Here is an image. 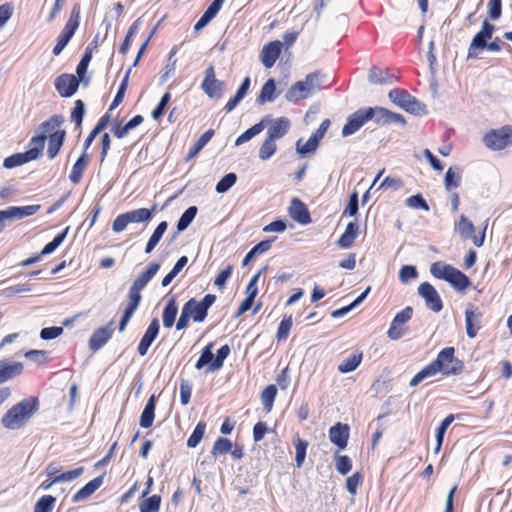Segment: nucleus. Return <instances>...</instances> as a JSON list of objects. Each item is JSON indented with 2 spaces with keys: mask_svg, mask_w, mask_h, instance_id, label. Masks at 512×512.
I'll use <instances>...</instances> for the list:
<instances>
[{
  "mask_svg": "<svg viewBox=\"0 0 512 512\" xmlns=\"http://www.w3.org/2000/svg\"><path fill=\"white\" fill-rule=\"evenodd\" d=\"M418 293L425 300L426 306L430 310L436 313L442 310V300L436 289L430 283H422L418 288Z\"/></svg>",
  "mask_w": 512,
  "mask_h": 512,
  "instance_id": "obj_17",
  "label": "nucleus"
},
{
  "mask_svg": "<svg viewBox=\"0 0 512 512\" xmlns=\"http://www.w3.org/2000/svg\"><path fill=\"white\" fill-rule=\"evenodd\" d=\"M40 209V205H28L23 207H9L0 211V232H2L8 221L22 219L35 214Z\"/></svg>",
  "mask_w": 512,
  "mask_h": 512,
  "instance_id": "obj_14",
  "label": "nucleus"
},
{
  "mask_svg": "<svg viewBox=\"0 0 512 512\" xmlns=\"http://www.w3.org/2000/svg\"><path fill=\"white\" fill-rule=\"evenodd\" d=\"M201 89L209 98H221L225 89V82L218 80L215 75L213 65H210L205 71V77L201 84Z\"/></svg>",
  "mask_w": 512,
  "mask_h": 512,
  "instance_id": "obj_13",
  "label": "nucleus"
},
{
  "mask_svg": "<svg viewBox=\"0 0 512 512\" xmlns=\"http://www.w3.org/2000/svg\"><path fill=\"white\" fill-rule=\"evenodd\" d=\"M368 79L372 84H390L394 81L393 76L388 75L386 71L377 67L371 68Z\"/></svg>",
  "mask_w": 512,
  "mask_h": 512,
  "instance_id": "obj_42",
  "label": "nucleus"
},
{
  "mask_svg": "<svg viewBox=\"0 0 512 512\" xmlns=\"http://www.w3.org/2000/svg\"><path fill=\"white\" fill-rule=\"evenodd\" d=\"M261 121H265L267 128V138L274 141L282 138L290 129V120L286 117L272 119L269 116L264 117Z\"/></svg>",
  "mask_w": 512,
  "mask_h": 512,
  "instance_id": "obj_15",
  "label": "nucleus"
},
{
  "mask_svg": "<svg viewBox=\"0 0 512 512\" xmlns=\"http://www.w3.org/2000/svg\"><path fill=\"white\" fill-rule=\"evenodd\" d=\"M79 86V80L71 74H63L55 80V87L63 97L72 96Z\"/></svg>",
  "mask_w": 512,
  "mask_h": 512,
  "instance_id": "obj_20",
  "label": "nucleus"
},
{
  "mask_svg": "<svg viewBox=\"0 0 512 512\" xmlns=\"http://www.w3.org/2000/svg\"><path fill=\"white\" fill-rule=\"evenodd\" d=\"M277 394V388L275 385H268L261 393V401L267 412H270L273 407V403Z\"/></svg>",
  "mask_w": 512,
  "mask_h": 512,
  "instance_id": "obj_48",
  "label": "nucleus"
},
{
  "mask_svg": "<svg viewBox=\"0 0 512 512\" xmlns=\"http://www.w3.org/2000/svg\"><path fill=\"white\" fill-rule=\"evenodd\" d=\"M205 429H206V424L204 422H199L196 425L192 434L190 435V437L187 441V446L190 448H195L200 443L201 439L203 438Z\"/></svg>",
  "mask_w": 512,
  "mask_h": 512,
  "instance_id": "obj_57",
  "label": "nucleus"
},
{
  "mask_svg": "<svg viewBox=\"0 0 512 512\" xmlns=\"http://www.w3.org/2000/svg\"><path fill=\"white\" fill-rule=\"evenodd\" d=\"M289 216L302 225L311 223L310 213L306 205L298 198H293L288 208Z\"/></svg>",
  "mask_w": 512,
  "mask_h": 512,
  "instance_id": "obj_22",
  "label": "nucleus"
},
{
  "mask_svg": "<svg viewBox=\"0 0 512 512\" xmlns=\"http://www.w3.org/2000/svg\"><path fill=\"white\" fill-rule=\"evenodd\" d=\"M430 273L437 279L447 281L460 292L465 291L471 285L469 278L464 273L441 261L431 265Z\"/></svg>",
  "mask_w": 512,
  "mask_h": 512,
  "instance_id": "obj_4",
  "label": "nucleus"
},
{
  "mask_svg": "<svg viewBox=\"0 0 512 512\" xmlns=\"http://www.w3.org/2000/svg\"><path fill=\"white\" fill-rule=\"evenodd\" d=\"M167 227L168 223L166 221H162L158 224V226L156 227V229L154 230L153 234L151 235L150 239L146 244L145 253L149 254L154 250V248L160 242L163 234L166 232Z\"/></svg>",
  "mask_w": 512,
  "mask_h": 512,
  "instance_id": "obj_39",
  "label": "nucleus"
},
{
  "mask_svg": "<svg viewBox=\"0 0 512 512\" xmlns=\"http://www.w3.org/2000/svg\"><path fill=\"white\" fill-rule=\"evenodd\" d=\"M114 332L113 322H110L105 327H100L96 329L90 339H89V348L92 351H97L101 347H103L108 340L111 338Z\"/></svg>",
  "mask_w": 512,
  "mask_h": 512,
  "instance_id": "obj_19",
  "label": "nucleus"
},
{
  "mask_svg": "<svg viewBox=\"0 0 512 512\" xmlns=\"http://www.w3.org/2000/svg\"><path fill=\"white\" fill-rule=\"evenodd\" d=\"M229 354H230V347L228 345H223L217 351V355H216V358L214 359V361L211 363L210 366H208L207 372H214V371L221 369L223 367V363H224L225 359L229 356Z\"/></svg>",
  "mask_w": 512,
  "mask_h": 512,
  "instance_id": "obj_49",
  "label": "nucleus"
},
{
  "mask_svg": "<svg viewBox=\"0 0 512 512\" xmlns=\"http://www.w3.org/2000/svg\"><path fill=\"white\" fill-rule=\"evenodd\" d=\"M335 468L340 474L346 475L352 469V461L346 455H337L335 456Z\"/></svg>",
  "mask_w": 512,
  "mask_h": 512,
  "instance_id": "obj_61",
  "label": "nucleus"
},
{
  "mask_svg": "<svg viewBox=\"0 0 512 512\" xmlns=\"http://www.w3.org/2000/svg\"><path fill=\"white\" fill-rule=\"evenodd\" d=\"M368 120H373L378 125H386L390 123H398L405 125L406 121L401 114L394 113L383 107L366 108Z\"/></svg>",
  "mask_w": 512,
  "mask_h": 512,
  "instance_id": "obj_12",
  "label": "nucleus"
},
{
  "mask_svg": "<svg viewBox=\"0 0 512 512\" xmlns=\"http://www.w3.org/2000/svg\"><path fill=\"white\" fill-rule=\"evenodd\" d=\"M108 122H109V115L106 114L103 117H101V119L99 120L97 125L94 127V129L90 132V134L88 135V137L85 140V143H84L85 151L92 144L95 137L107 127Z\"/></svg>",
  "mask_w": 512,
  "mask_h": 512,
  "instance_id": "obj_51",
  "label": "nucleus"
},
{
  "mask_svg": "<svg viewBox=\"0 0 512 512\" xmlns=\"http://www.w3.org/2000/svg\"><path fill=\"white\" fill-rule=\"evenodd\" d=\"M430 273L437 279L447 281L460 292L465 291L471 285L469 278L464 273L441 261L431 265Z\"/></svg>",
  "mask_w": 512,
  "mask_h": 512,
  "instance_id": "obj_5",
  "label": "nucleus"
},
{
  "mask_svg": "<svg viewBox=\"0 0 512 512\" xmlns=\"http://www.w3.org/2000/svg\"><path fill=\"white\" fill-rule=\"evenodd\" d=\"M66 136V132H56L49 137L47 155L49 159H54L59 153Z\"/></svg>",
  "mask_w": 512,
  "mask_h": 512,
  "instance_id": "obj_34",
  "label": "nucleus"
},
{
  "mask_svg": "<svg viewBox=\"0 0 512 512\" xmlns=\"http://www.w3.org/2000/svg\"><path fill=\"white\" fill-rule=\"evenodd\" d=\"M45 140H46L45 134H40L38 136H34L30 140L29 149L27 151L35 154V159H37L41 155V153L44 149Z\"/></svg>",
  "mask_w": 512,
  "mask_h": 512,
  "instance_id": "obj_54",
  "label": "nucleus"
},
{
  "mask_svg": "<svg viewBox=\"0 0 512 512\" xmlns=\"http://www.w3.org/2000/svg\"><path fill=\"white\" fill-rule=\"evenodd\" d=\"M88 165V156L84 151L83 154L77 159L72 167L69 179L72 183L77 184L82 178L83 171Z\"/></svg>",
  "mask_w": 512,
  "mask_h": 512,
  "instance_id": "obj_35",
  "label": "nucleus"
},
{
  "mask_svg": "<svg viewBox=\"0 0 512 512\" xmlns=\"http://www.w3.org/2000/svg\"><path fill=\"white\" fill-rule=\"evenodd\" d=\"M388 97L394 104L408 113L420 114L425 110V105L405 90L392 89L389 91Z\"/></svg>",
  "mask_w": 512,
  "mask_h": 512,
  "instance_id": "obj_10",
  "label": "nucleus"
},
{
  "mask_svg": "<svg viewBox=\"0 0 512 512\" xmlns=\"http://www.w3.org/2000/svg\"><path fill=\"white\" fill-rule=\"evenodd\" d=\"M265 121H260L259 123L253 125L251 128L246 130L244 133H242L235 141V146H240L249 140H251L253 137L261 133L265 129Z\"/></svg>",
  "mask_w": 512,
  "mask_h": 512,
  "instance_id": "obj_43",
  "label": "nucleus"
},
{
  "mask_svg": "<svg viewBox=\"0 0 512 512\" xmlns=\"http://www.w3.org/2000/svg\"><path fill=\"white\" fill-rule=\"evenodd\" d=\"M276 150V141L266 137L259 149V158L263 161L268 160L275 154Z\"/></svg>",
  "mask_w": 512,
  "mask_h": 512,
  "instance_id": "obj_50",
  "label": "nucleus"
},
{
  "mask_svg": "<svg viewBox=\"0 0 512 512\" xmlns=\"http://www.w3.org/2000/svg\"><path fill=\"white\" fill-rule=\"evenodd\" d=\"M37 398H25L12 406L2 417V425L10 430H17L25 426L31 417L38 411Z\"/></svg>",
  "mask_w": 512,
  "mask_h": 512,
  "instance_id": "obj_1",
  "label": "nucleus"
},
{
  "mask_svg": "<svg viewBox=\"0 0 512 512\" xmlns=\"http://www.w3.org/2000/svg\"><path fill=\"white\" fill-rule=\"evenodd\" d=\"M455 230L459 233L461 238L470 239L475 231V227L465 215H461L459 220L455 223Z\"/></svg>",
  "mask_w": 512,
  "mask_h": 512,
  "instance_id": "obj_37",
  "label": "nucleus"
},
{
  "mask_svg": "<svg viewBox=\"0 0 512 512\" xmlns=\"http://www.w3.org/2000/svg\"><path fill=\"white\" fill-rule=\"evenodd\" d=\"M159 269L160 264L157 262H152L148 266V268L134 280L129 289V300L135 301L140 304L142 299L141 291L146 287L149 281L156 275Z\"/></svg>",
  "mask_w": 512,
  "mask_h": 512,
  "instance_id": "obj_11",
  "label": "nucleus"
},
{
  "mask_svg": "<svg viewBox=\"0 0 512 512\" xmlns=\"http://www.w3.org/2000/svg\"><path fill=\"white\" fill-rule=\"evenodd\" d=\"M232 442L228 438L220 437L216 440L212 448V454L216 455H224L229 453L232 449Z\"/></svg>",
  "mask_w": 512,
  "mask_h": 512,
  "instance_id": "obj_56",
  "label": "nucleus"
},
{
  "mask_svg": "<svg viewBox=\"0 0 512 512\" xmlns=\"http://www.w3.org/2000/svg\"><path fill=\"white\" fill-rule=\"evenodd\" d=\"M307 447H308V442L306 440H303V439L297 437V439L295 441V450H296L295 461H296L297 467L302 466V464L305 460V457H306Z\"/></svg>",
  "mask_w": 512,
  "mask_h": 512,
  "instance_id": "obj_59",
  "label": "nucleus"
},
{
  "mask_svg": "<svg viewBox=\"0 0 512 512\" xmlns=\"http://www.w3.org/2000/svg\"><path fill=\"white\" fill-rule=\"evenodd\" d=\"M216 296L207 294L201 301L195 298L188 300L181 311L180 317L176 323L177 330H183L188 327L190 320L194 322H203L207 317L209 308L215 303Z\"/></svg>",
  "mask_w": 512,
  "mask_h": 512,
  "instance_id": "obj_2",
  "label": "nucleus"
},
{
  "mask_svg": "<svg viewBox=\"0 0 512 512\" xmlns=\"http://www.w3.org/2000/svg\"><path fill=\"white\" fill-rule=\"evenodd\" d=\"M301 142V139L297 141L296 150L299 154L303 156L308 153L314 152L319 144V142L316 140V137H313L312 135L303 145H301Z\"/></svg>",
  "mask_w": 512,
  "mask_h": 512,
  "instance_id": "obj_60",
  "label": "nucleus"
},
{
  "mask_svg": "<svg viewBox=\"0 0 512 512\" xmlns=\"http://www.w3.org/2000/svg\"><path fill=\"white\" fill-rule=\"evenodd\" d=\"M461 173L462 171L459 167H450L447 170L444 179L445 189L447 191H450L452 188H458L460 186L462 179Z\"/></svg>",
  "mask_w": 512,
  "mask_h": 512,
  "instance_id": "obj_40",
  "label": "nucleus"
},
{
  "mask_svg": "<svg viewBox=\"0 0 512 512\" xmlns=\"http://www.w3.org/2000/svg\"><path fill=\"white\" fill-rule=\"evenodd\" d=\"M139 306V303L129 300L128 305L124 309L123 316L119 323V332H123L128 325L130 319L132 318L133 314L137 310Z\"/></svg>",
  "mask_w": 512,
  "mask_h": 512,
  "instance_id": "obj_53",
  "label": "nucleus"
},
{
  "mask_svg": "<svg viewBox=\"0 0 512 512\" xmlns=\"http://www.w3.org/2000/svg\"><path fill=\"white\" fill-rule=\"evenodd\" d=\"M64 119L62 116L54 115L50 117L47 121L41 124V129L43 130L42 134L53 135L56 132H65V130L60 129L63 124Z\"/></svg>",
  "mask_w": 512,
  "mask_h": 512,
  "instance_id": "obj_38",
  "label": "nucleus"
},
{
  "mask_svg": "<svg viewBox=\"0 0 512 512\" xmlns=\"http://www.w3.org/2000/svg\"><path fill=\"white\" fill-rule=\"evenodd\" d=\"M56 498L51 495L41 497L34 506V512H51Z\"/></svg>",
  "mask_w": 512,
  "mask_h": 512,
  "instance_id": "obj_55",
  "label": "nucleus"
},
{
  "mask_svg": "<svg viewBox=\"0 0 512 512\" xmlns=\"http://www.w3.org/2000/svg\"><path fill=\"white\" fill-rule=\"evenodd\" d=\"M483 142L492 151H501L512 147V126L506 125L490 130L484 135Z\"/></svg>",
  "mask_w": 512,
  "mask_h": 512,
  "instance_id": "obj_8",
  "label": "nucleus"
},
{
  "mask_svg": "<svg viewBox=\"0 0 512 512\" xmlns=\"http://www.w3.org/2000/svg\"><path fill=\"white\" fill-rule=\"evenodd\" d=\"M348 438L349 427L346 424L337 423L329 430L330 441L338 446L339 449H344L347 446Z\"/></svg>",
  "mask_w": 512,
  "mask_h": 512,
  "instance_id": "obj_25",
  "label": "nucleus"
},
{
  "mask_svg": "<svg viewBox=\"0 0 512 512\" xmlns=\"http://www.w3.org/2000/svg\"><path fill=\"white\" fill-rule=\"evenodd\" d=\"M155 407L156 398L155 395H151L140 417V426L142 428H149L152 426L155 417Z\"/></svg>",
  "mask_w": 512,
  "mask_h": 512,
  "instance_id": "obj_29",
  "label": "nucleus"
},
{
  "mask_svg": "<svg viewBox=\"0 0 512 512\" xmlns=\"http://www.w3.org/2000/svg\"><path fill=\"white\" fill-rule=\"evenodd\" d=\"M198 209L196 206H190L185 212L181 215L180 219L177 223L178 232H182L186 230L189 225L192 223L194 218L196 217Z\"/></svg>",
  "mask_w": 512,
  "mask_h": 512,
  "instance_id": "obj_47",
  "label": "nucleus"
},
{
  "mask_svg": "<svg viewBox=\"0 0 512 512\" xmlns=\"http://www.w3.org/2000/svg\"><path fill=\"white\" fill-rule=\"evenodd\" d=\"M80 23V6L76 4L70 14V17L65 24L64 28L60 32L57 43L53 48V54L59 55L66 45L69 43L71 38L73 37L75 31L77 30Z\"/></svg>",
  "mask_w": 512,
  "mask_h": 512,
  "instance_id": "obj_9",
  "label": "nucleus"
},
{
  "mask_svg": "<svg viewBox=\"0 0 512 512\" xmlns=\"http://www.w3.org/2000/svg\"><path fill=\"white\" fill-rule=\"evenodd\" d=\"M282 49L280 41H272L263 46L260 53V60L264 67L271 68L277 61Z\"/></svg>",
  "mask_w": 512,
  "mask_h": 512,
  "instance_id": "obj_21",
  "label": "nucleus"
},
{
  "mask_svg": "<svg viewBox=\"0 0 512 512\" xmlns=\"http://www.w3.org/2000/svg\"><path fill=\"white\" fill-rule=\"evenodd\" d=\"M237 181L235 173H228L216 185V191L218 193L227 192Z\"/></svg>",
  "mask_w": 512,
  "mask_h": 512,
  "instance_id": "obj_62",
  "label": "nucleus"
},
{
  "mask_svg": "<svg viewBox=\"0 0 512 512\" xmlns=\"http://www.w3.org/2000/svg\"><path fill=\"white\" fill-rule=\"evenodd\" d=\"M406 205L412 209H423L425 211H429L430 209L426 200L420 194L407 198Z\"/></svg>",
  "mask_w": 512,
  "mask_h": 512,
  "instance_id": "obj_64",
  "label": "nucleus"
},
{
  "mask_svg": "<svg viewBox=\"0 0 512 512\" xmlns=\"http://www.w3.org/2000/svg\"><path fill=\"white\" fill-rule=\"evenodd\" d=\"M156 211L155 206L152 209L139 208L126 212L130 223H149Z\"/></svg>",
  "mask_w": 512,
  "mask_h": 512,
  "instance_id": "obj_30",
  "label": "nucleus"
},
{
  "mask_svg": "<svg viewBox=\"0 0 512 512\" xmlns=\"http://www.w3.org/2000/svg\"><path fill=\"white\" fill-rule=\"evenodd\" d=\"M494 31L495 26L489 23L487 20H484L481 30L476 33L470 43L468 58H476V50L478 49L487 48L489 51L494 52H498L502 49L503 42L499 38H496L494 41L487 43V40L491 39Z\"/></svg>",
  "mask_w": 512,
  "mask_h": 512,
  "instance_id": "obj_6",
  "label": "nucleus"
},
{
  "mask_svg": "<svg viewBox=\"0 0 512 512\" xmlns=\"http://www.w3.org/2000/svg\"><path fill=\"white\" fill-rule=\"evenodd\" d=\"M213 349V343H209L203 350L202 353L197 360L195 367L198 370H201L206 365H211V363L214 361V355L212 352Z\"/></svg>",
  "mask_w": 512,
  "mask_h": 512,
  "instance_id": "obj_52",
  "label": "nucleus"
},
{
  "mask_svg": "<svg viewBox=\"0 0 512 512\" xmlns=\"http://www.w3.org/2000/svg\"><path fill=\"white\" fill-rule=\"evenodd\" d=\"M412 314V307L407 306L406 308H404L402 311L398 312L395 315L390 325V328L387 332V335L391 340H398L405 334V330L401 328V326L411 319Z\"/></svg>",
  "mask_w": 512,
  "mask_h": 512,
  "instance_id": "obj_16",
  "label": "nucleus"
},
{
  "mask_svg": "<svg viewBox=\"0 0 512 512\" xmlns=\"http://www.w3.org/2000/svg\"><path fill=\"white\" fill-rule=\"evenodd\" d=\"M326 74L321 71H315L306 75L302 81L294 83L285 94L289 102H297L306 99L315 92L326 88L324 85Z\"/></svg>",
  "mask_w": 512,
  "mask_h": 512,
  "instance_id": "obj_3",
  "label": "nucleus"
},
{
  "mask_svg": "<svg viewBox=\"0 0 512 512\" xmlns=\"http://www.w3.org/2000/svg\"><path fill=\"white\" fill-rule=\"evenodd\" d=\"M32 160H35V154L26 151L24 153L13 154L5 158L3 165L7 169H12L14 167L20 166Z\"/></svg>",
  "mask_w": 512,
  "mask_h": 512,
  "instance_id": "obj_32",
  "label": "nucleus"
},
{
  "mask_svg": "<svg viewBox=\"0 0 512 512\" xmlns=\"http://www.w3.org/2000/svg\"><path fill=\"white\" fill-rule=\"evenodd\" d=\"M68 228H66L62 233L58 234L51 242L46 244L41 251V255H48L53 253L65 240L67 236Z\"/></svg>",
  "mask_w": 512,
  "mask_h": 512,
  "instance_id": "obj_58",
  "label": "nucleus"
},
{
  "mask_svg": "<svg viewBox=\"0 0 512 512\" xmlns=\"http://www.w3.org/2000/svg\"><path fill=\"white\" fill-rule=\"evenodd\" d=\"M214 135V130L209 129L205 133H203L200 138L196 141L193 147L190 149L187 160H191L196 157L199 152L204 148V146L211 140Z\"/></svg>",
  "mask_w": 512,
  "mask_h": 512,
  "instance_id": "obj_44",
  "label": "nucleus"
},
{
  "mask_svg": "<svg viewBox=\"0 0 512 512\" xmlns=\"http://www.w3.org/2000/svg\"><path fill=\"white\" fill-rule=\"evenodd\" d=\"M161 505V497L159 495H152L150 497H145L139 503V511L140 512H158Z\"/></svg>",
  "mask_w": 512,
  "mask_h": 512,
  "instance_id": "obj_45",
  "label": "nucleus"
},
{
  "mask_svg": "<svg viewBox=\"0 0 512 512\" xmlns=\"http://www.w3.org/2000/svg\"><path fill=\"white\" fill-rule=\"evenodd\" d=\"M103 484V477L99 476L88 482L73 496V502L78 503L88 499Z\"/></svg>",
  "mask_w": 512,
  "mask_h": 512,
  "instance_id": "obj_26",
  "label": "nucleus"
},
{
  "mask_svg": "<svg viewBox=\"0 0 512 512\" xmlns=\"http://www.w3.org/2000/svg\"><path fill=\"white\" fill-rule=\"evenodd\" d=\"M178 313V305L176 302L175 296H171L166 303V306L163 310V325L165 328H171L174 323Z\"/></svg>",
  "mask_w": 512,
  "mask_h": 512,
  "instance_id": "obj_27",
  "label": "nucleus"
},
{
  "mask_svg": "<svg viewBox=\"0 0 512 512\" xmlns=\"http://www.w3.org/2000/svg\"><path fill=\"white\" fill-rule=\"evenodd\" d=\"M277 98L276 94V84L274 79H269L263 85L261 92L257 98V102L260 105L265 104L266 102H273Z\"/></svg>",
  "mask_w": 512,
  "mask_h": 512,
  "instance_id": "obj_33",
  "label": "nucleus"
},
{
  "mask_svg": "<svg viewBox=\"0 0 512 512\" xmlns=\"http://www.w3.org/2000/svg\"><path fill=\"white\" fill-rule=\"evenodd\" d=\"M23 370L22 363L9 364L5 361L0 362V384L10 380L11 378L19 375Z\"/></svg>",
  "mask_w": 512,
  "mask_h": 512,
  "instance_id": "obj_28",
  "label": "nucleus"
},
{
  "mask_svg": "<svg viewBox=\"0 0 512 512\" xmlns=\"http://www.w3.org/2000/svg\"><path fill=\"white\" fill-rule=\"evenodd\" d=\"M437 373H439V371L435 363L432 361L411 379L410 386L415 387L425 379L435 376Z\"/></svg>",
  "mask_w": 512,
  "mask_h": 512,
  "instance_id": "obj_41",
  "label": "nucleus"
},
{
  "mask_svg": "<svg viewBox=\"0 0 512 512\" xmlns=\"http://www.w3.org/2000/svg\"><path fill=\"white\" fill-rule=\"evenodd\" d=\"M482 312L478 309L467 308L465 311L466 333L469 338H475L481 329Z\"/></svg>",
  "mask_w": 512,
  "mask_h": 512,
  "instance_id": "obj_24",
  "label": "nucleus"
},
{
  "mask_svg": "<svg viewBox=\"0 0 512 512\" xmlns=\"http://www.w3.org/2000/svg\"><path fill=\"white\" fill-rule=\"evenodd\" d=\"M250 87V78L246 77L242 84L240 85L239 89L237 90L234 97H232L226 104L225 110L227 112H231L233 109L236 108V106L240 103V101L245 97L248 89Z\"/></svg>",
  "mask_w": 512,
  "mask_h": 512,
  "instance_id": "obj_36",
  "label": "nucleus"
},
{
  "mask_svg": "<svg viewBox=\"0 0 512 512\" xmlns=\"http://www.w3.org/2000/svg\"><path fill=\"white\" fill-rule=\"evenodd\" d=\"M362 361V353L353 354L344 359L338 366V370L345 374L354 371Z\"/></svg>",
  "mask_w": 512,
  "mask_h": 512,
  "instance_id": "obj_46",
  "label": "nucleus"
},
{
  "mask_svg": "<svg viewBox=\"0 0 512 512\" xmlns=\"http://www.w3.org/2000/svg\"><path fill=\"white\" fill-rule=\"evenodd\" d=\"M439 371L445 376L459 375L463 372L464 363L455 357L454 347L442 349L433 361Z\"/></svg>",
  "mask_w": 512,
  "mask_h": 512,
  "instance_id": "obj_7",
  "label": "nucleus"
},
{
  "mask_svg": "<svg viewBox=\"0 0 512 512\" xmlns=\"http://www.w3.org/2000/svg\"><path fill=\"white\" fill-rule=\"evenodd\" d=\"M357 231V225L354 222H349L348 225L346 226L344 233L341 235L337 242L338 246L343 249L350 248L353 245L355 239L357 238Z\"/></svg>",
  "mask_w": 512,
  "mask_h": 512,
  "instance_id": "obj_31",
  "label": "nucleus"
},
{
  "mask_svg": "<svg viewBox=\"0 0 512 512\" xmlns=\"http://www.w3.org/2000/svg\"><path fill=\"white\" fill-rule=\"evenodd\" d=\"M159 321L157 318H154L151 323L149 324L147 330L145 331L143 337L140 340V343L138 345V353L141 356H145L153 343V341L156 339L159 333Z\"/></svg>",
  "mask_w": 512,
  "mask_h": 512,
  "instance_id": "obj_23",
  "label": "nucleus"
},
{
  "mask_svg": "<svg viewBox=\"0 0 512 512\" xmlns=\"http://www.w3.org/2000/svg\"><path fill=\"white\" fill-rule=\"evenodd\" d=\"M293 321L292 316H284L277 330V339L286 340L289 336Z\"/></svg>",
  "mask_w": 512,
  "mask_h": 512,
  "instance_id": "obj_63",
  "label": "nucleus"
},
{
  "mask_svg": "<svg viewBox=\"0 0 512 512\" xmlns=\"http://www.w3.org/2000/svg\"><path fill=\"white\" fill-rule=\"evenodd\" d=\"M368 116L365 109H358L347 118L346 124L342 128V136L348 137L356 133L367 122Z\"/></svg>",
  "mask_w": 512,
  "mask_h": 512,
  "instance_id": "obj_18",
  "label": "nucleus"
}]
</instances>
